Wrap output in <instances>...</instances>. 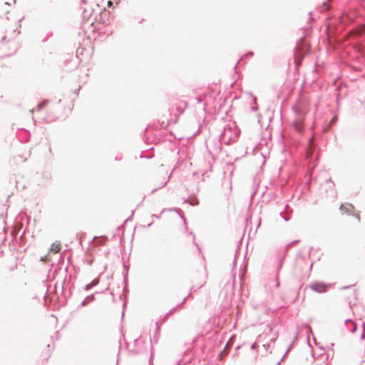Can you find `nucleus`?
Here are the masks:
<instances>
[{
  "mask_svg": "<svg viewBox=\"0 0 365 365\" xmlns=\"http://www.w3.org/2000/svg\"><path fill=\"white\" fill-rule=\"evenodd\" d=\"M306 160L309 170H313L319 160V154L317 151V146L311 140L309 141L306 151Z\"/></svg>",
  "mask_w": 365,
  "mask_h": 365,
  "instance_id": "f257e3e1",
  "label": "nucleus"
},
{
  "mask_svg": "<svg viewBox=\"0 0 365 365\" xmlns=\"http://www.w3.org/2000/svg\"><path fill=\"white\" fill-rule=\"evenodd\" d=\"M227 346V344L226 345ZM227 346L224 348V349L219 354V358L222 359L227 354V352L226 351L225 349Z\"/></svg>",
  "mask_w": 365,
  "mask_h": 365,
  "instance_id": "412c9836",
  "label": "nucleus"
},
{
  "mask_svg": "<svg viewBox=\"0 0 365 365\" xmlns=\"http://www.w3.org/2000/svg\"><path fill=\"white\" fill-rule=\"evenodd\" d=\"M61 247L59 245H56L55 243H53L51 245V250L53 251L54 253H58L60 252Z\"/></svg>",
  "mask_w": 365,
  "mask_h": 365,
  "instance_id": "aec40b11",
  "label": "nucleus"
},
{
  "mask_svg": "<svg viewBox=\"0 0 365 365\" xmlns=\"http://www.w3.org/2000/svg\"><path fill=\"white\" fill-rule=\"evenodd\" d=\"M153 222L149 223L148 225L144 226V227L148 228L152 225Z\"/></svg>",
  "mask_w": 365,
  "mask_h": 365,
  "instance_id": "72a5a7b5",
  "label": "nucleus"
},
{
  "mask_svg": "<svg viewBox=\"0 0 365 365\" xmlns=\"http://www.w3.org/2000/svg\"><path fill=\"white\" fill-rule=\"evenodd\" d=\"M257 346V345L255 343H254V344H252L251 349H255Z\"/></svg>",
  "mask_w": 365,
  "mask_h": 365,
  "instance_id": "c756f323",
  "label": "nucleus"
},
{
  "mask_svg": "<svg viewBox=\"0 0 365 365\" xmlns=\"http://www.w3.org/2000/svg\"><path fill=\"white\" fill-rule=\"evenodd\" d=\"M193 243L195 246L198 247L197 244H196L195 242Z\"/></svg>",
  "mask_w": 365,
  "mask_h": 365,
  "instance_id": "c03bdc74",
  "label": "nucleus"
},
{
  "mask_svg": "<svg viewBox=\"0 0 365 365\" xmlns=\"http://www.w3.org/2000/svg\"><path fill=\"white\" fill-rule=\"evenodd\" d=\"M123 292H128L127 289H126V287L125 286L124 288H123Z\"/></svg>",
  "mask_w": 365,
  "mask_h": 365,
  "instance_id": "e433bc0d",
  "label": "nucleus"
},
{
  "mask_svg": "<svg viewBox=\"0 0 365 365\" xmlns=\"http://www.w3.org/2000/svg\"><path fill=\"white\" fill-rule=\"evenodd\" d=\"M321 189L326 192L327 197L334 199L336 197V191L334 188V183L331 179L327 180L322 185Z\"/></svg>",
  "mask_w": 365,
  "mask_h": 365,
  "instance_id": "7ed1b4c3",
  "label": "nucleus"
},
{
  "mask_svg": "<svg viewBox=\"0 0 365 365\" xmlns=\"http://www.w3.org/2000/svg\"><path fill=\"white\" fill-rule=\"evenodd\" d=\"M354 208V207L351 204H347L346 205H341L340 206V210L346 213H349Z\"/></svg>",
  "mask_w": 365,
  "mask_h": 365,
  "instance_id": "4468645a",
  "label": "nucleus"
},
{
  "mask_svg": "<svg viewBox=\"0 0 365 365\" xmlns=\"http://www.w3.org/2000/svg\"><path fill=\"white\" fill-rule=\"evenodd\" d=\"M108 6L109 7L112 6H113V2H112L111 1H108Z\"/></svg>",
  "mask_w": 365,
  "mask_h": 365,
  "instance_id": "7c9ffc66",
  "label": "nucleus"
},
{
  "mask_svg": "<svg viewBox=\"0 0 365 365\" xmlns=\"http://www.w3.org/2000/svg\"><path fill=\"white\" fill-rule=\"evenodd\" d=\"M283 259H280L278 262V264H277V274H276V287H279V271L280 269L282 268V266H283Z\"/></svg>",
  "mask_w": 365,
  "mask_h": 365,
  "instance_id": "1a4fd4ad",
  "label": "nucleus"
},
{
  "mask_svg": "<svg viewBox=\"0 0 365 365\" xmlns=\"http://www.w3.org/2000/svg\"><path fill=\"white\" fill-rule=\"evenodd\" d=\"M131 217H132V215H131L130 217H128L127 220H130V219H131Z\"/></svg>",
  "mask_w": 365,
  "mask_h": 365,
  "instance_id": "79ce46f5",
  "label": "nucleus"
},
{
  "mask_svg": "<svg viewBox=\"0 0 365 365\" xmlns=\"http://www.w3.org/2000/svg\"><path fill=\"white\" fill-rule=\"evenodd\" d=\"M345 324H351V327H349V329L351 333H354L356 331V329H357L356 324H355V322L353 320L346 319Z\"/></svg>",
  "mask_w": 365,
  "mask_h": 365,
  "instance_id": "ddd939ff",
  "label": "nucleus"
},
{
  "mask_svg": "<svg viewBox=\"0 0 365 365\" xmlns=\"http://www.w3.org/2000/svg\"><path fill=\"white\" fill-rule=\"evenodd\" d=\"M289 205H285V210H284V212H280V216L282 217V218L286 221V222H288L289 220H290V217H289V215H287V213H284L285 212L287 211V208H288Z\"/></svg>",
  "mask_w": 365,
  "mask_h": 365,
  "instance_id": "a211bd4d",
  "label": "nucleus"
},
{
  "mask_svg": "<svg viewBox=\"0 0 365 365\" xmlns=\"http://www.w3.org/2000/svg\"><path fill=\"white\" fill-rule=\"evenodd\" d=\"M254 55V53L252 51H249L246 53V56H252Z\"/></svg>",
  "mask_w": 365,
  "mask_h": 365,
  "instance_id": "c85d7f7f",
  "label": "nucleus"
},
{
  "mask_svg": "<svg viewBox=\"0 0 365 365\" xmlns=\"http://www.w3.org/2000/svg\"><path fill=\"white\" fill-rule=\"evenodd\" d=\"M237 135L230 125L225 126L222 132L219 135V140L221 144L229 145L235 141Z\"/></svg>",
  "mask_w": 365,
  "mask_h": 365,
  "instance_id": "f03ea898",
  "label": "nucleus"
},
{
  "mask_svg": "<svg viewBox=\"0 0 365 365\" xmlns=\"http://www.w3.org/2000/svg\"><path fill=\"white\" fill-rule=\"evenodd\" d=\"M123 282H124L125 284H126V278H125V276H124Z\"/></svg>",
  "mask_w": 365,
  "mask_h": 365,
  "instance_id": "ea45409f",
  "label": "nucleus"
},
{
  "mask_svg": "<svg viewBox=\"0 0 365 365\" xmlns=\"http://www.w3.org/2000/svg\"><path fill=\"white\" fill-rule=\"evenodd\" d=\"M81 9L83 17L84 19L88 18L92 14V11H93L91 7H81Z\"/></svg>",
  "mask_w": 365,
  "mask_h": 365,
  "instance_id": "9b49d317",
  "label": "nucleus"
},
{
  "mask_svg": "<svg viewBox=\"0 0 365 365\" xmlns=\"http://www.w3.org/2000/svg\"><path fill=\"white\" fill-rule=\"evenodd\" d=\"M95 297L94 294H91L89 296H87L82 302H81V307H85L88 305L91 302L94 301Z\"/></svg>",
  "mask_w": 365,
  "mask_h": 365,
  "instance_id": "f8f14e48",
  "label": "nucleus"
},
{
  "mask_svg": "<svg viewBox=\"0 0 365 365\" xmlns=\"http://www.w3.org/2000/svg\"><path fill=\"white\" fill-rule=\"evenodd\" d=\"M356 218L359 221H360V217L359 215H356Z\"/></svg>",
  "mask_w": 365,
  "mask_h": 365,
  "instance_id": "a19ab883",
  "label": "nucleus"
},
{
  "mask_svg": "<svg viewBox=\"0 0 365 365\" xmlns=\"http://www.w3.org/2000/svg\"><path fill=\"white\" fill-rule=\"evenodd\" d=\"M202 287V285H200V286H198V287H197V286H195V285L192 286V287H190V294H189L187 297H185L183 299L182 302L181 303H180L179 304H178V305L176 306V307H175V308L172 309H171L168 313H167V314H166V315L165 316V318H164V321L165 320L166 317H168V315H169V314H170L173 310H175V309H177V308H178V307H180L182 305V304L185 302V300L188 298V297L190 295V294H191L192 292H196L198 289H200V287Z\"/></svg>",
  "mask_w": 365,
  "mask_h": 365,
  "instance_id": "423d86ee",
  "label": "nucleus"
},
{
  "mask_svg": "<svg viewBox=\"0 0 365 365\" xmlns=\"http://www.w3.org/2000/svg\"><path fill=\"white\" fill-rule=\"evenodd\" d=\"M99 282V280L97 279H93L91 283H88L87 284L85 287H84V289L86 291H88L90 290L91 288H93V287L96 286Z\"/></svg>",
  "mask_w": 365,
  "mask_h": 365,
  "instance_id": "2eb2a0df",
  "label": "nucleus"
},
{
  "mask_svg": "<svg viewBox=\"0 0 365 365\" xmlns=\"http://www.w3.org/2000/svg\"><path fill=\"white\" fill-rule=\"evenodd\" d=\"M82 4H87V0H81Z\"/></svg>",
  "mask_w": 365,
  "mask_h": 365,
  "instance_id": "2f4dec72",
  "label": "nucleus"
},
{
  "mask_svg": "<svg viewBox=\"0 0 365 365\" xmlns=\"http://www.w3.org/2000/svg\"><path fill=\"white\" fill-rule=\"evenodd\" d=\"M309 287L315 292L324 293L327 292L328 285L322 282H316L309 284Z\"/></svg>",
  "mask_w": 365,
  "mask_h": 365,
  "instance_id": "20e7f679",
  "label": "nucleus"
},
{
  "mask_svg": "<svg viewBox=\"0 0 365 365\" xmlns=\"http://www.w3.org/2000/svg\"><path fill=\"white\" fill-rule=\"evenodd\" d=\"M66 282V278L63 280L62 282V284H61V291L64 294V297L65 298H68L71 295V288L73 287V285H71L69 288V290H68V296L66 295V293L64 292V284Z\"/></svg>",
  "mask_w": 365,
  "mask_h": 365,
  "instance_id": "f3484780",
  "label": "nucleus"
},
{
  "mask_svg": "<svg viewBox=\"0 0 365 365\" xmlns=\"http://www.w3.org/2000/svg\"><path fill=\"white\" fill-rule=\"evenodd\" d=\"M299 242V240H294V241L291 242L290 243H289V244L287 245V249L288 247H289L291 245H292L293 244H294V243H296V242Z\"/></svg>",
  "mask_w": 365,
  "mask_h": 365,
  "instance_id": "a878e982",
  "label": "nucleus"
},
{
  "mask_svg": "<svg viewBox=\"0 0 365 365\" xmlns=\"http://www.w3.org/2000/svg\"><path fill=\"white\" fill-rule=\"evenodd\" d=\"M337 21L339 24H349L353 22L354 17L351 14H344L339 16Z\"/></svg>",
  "mask_w": 365,
  "mask_h": 365,
  "instance_id": "0eeeda50",
  "label": "nucleus"
},
{
  "mask_svg": "<svg viewBox=\"0 0 365 365\" xmlns=\"http://www.w3.org/2000/svg\"><path fill=\"white\" fill-rule=\"evenodd\" d=\"M34 109L31 110V113H34Z\"/></svg>",
  "mask_w": 365,
  "mask_h": 365,
  "instance_id": "a18cd8bd",
  "label": "nucleus"
},
{
  "mask_svg": "<svg viewBox=\"0 0 365 365\" xmlns=\"http://www.w3.org/2000/svg\"><path fill=\"white\" fill-rule=\"evenodd\" d=\"M170 178V174L169 175H168L167 177H164L163 180L160 182V183L158 185V187L151 190V193H154L158 189H160V188L165 187L167 185V183L168 182Z\"/></svg>",
  "mask_w": 365,
  "mask_h": 365,
  "instance_id": "6e6552de",
  "label": "nucleus"
},
{
  "mask_svg": "<svg viewBox=\"0 0 365 365\" xmlns=\"http://www.w3.org/2000/svg\"><path fill=\"white\" fill-rule=\"evenodd\" d=\"M257 109H258V107H257V106H255V107H252V111H255V110H257Z\"/></svg>",
  "mask_w": 365,
  "mask_h": 365,
  "instance_id": "473e14b6",
  "label": "nucleus"
},
{
  "mask_svg": "<svg viewBox=\"0 0 365 365\" xmlns=\"http://www.w3.org/2000/svg\"><path fill=\"white\" fill-rule=\"evenodd\" d=\"M335 16L334 14H330L328 16H327V19H331L334 16Z\"/></svg>",
  "mask_w": 365,
  "mask_h": 365,
  "instance_id": "cd10ccee",
  "label": "nucleus"
},
{
  "mask_svg": "<svg viewBox=\"0 0 365 365\" xmlns=\"http://www.w3.org/2000/svg\"><path fill=\"white\" fill-rule=\"evenodd\" d=\"M312 264H310L309 269H312Z\"/></svg>",
  "mask_w": 365,
  "mask_h": 365,
  "instance_id": "37998d69",
  "label": "nucleus"
},
{
  "mask_svg": "<svg viewBox=\"0 0 365 365\" xmlns=\"http://www.w3.org/2000/svg\"><path fill=\"white\" fill-rule=\"evenodd\" d=\"M155 326H156V331H155V334H157V333H158V332H159V331H160V327H159V325H158V322H156V323H155Z\"/></svg>",
  "mask_w": 365,
  "mask_h": 365,
  "instance_id": "bb28decb",
  "label": "nucleus"
},
{
  "mask_svg": "<svg viewBox=\"0 0 365 365\" xmlns=\"http://www.w3.org/2000/svg\"><path fill=\"white\" fill-rule=\"evenodd\" d=\"M185 202H187L189 205H190L192 206H195L199 204V200L196 197H192L190 198V200H185Z\"/></svg>",
  "mask_w": 365,
  "mask_h": 365,
  "instance_id": "dca6fc26",
  "label": "nucleus"
},
{
  "mask_svg": "<svg viewBox=\"0 0 365 365\" xmlns=\"http://www.w3.org/2000/svg\"><path fill=\"white\" fill-rule=\"evenodd\" d=\"M206 106H207V103H204V105H203V109L204 110L205 109Z\"/></svg>",
  "mask_w": 365,
  "mask_h": 365,
  "instance_id": "58836bf2",
  "label": "nucleus"
},
{
  "mask_svg": "<svg viewBox=\"0 0 365 365\" xmlns=\"http://www.w3.org/2000/svg\"><path fill=\"white\" fill-rule=\"evenodd\" d=\"M253 100H254L255 103H256V102H257V98H256V97H254V98H253Z\"/></svg>",
  "mask_w": 365,
  "mask_h": 365,
  "instance_id": "4c0bfd02",
  "label": "nucleus"
},
{
  "mask_svg": "<svg viewBox=\"0 0 365 365\" xmlns=\"http://www.w3.org/2000/svg\"><path fill=\"white\" fill-rule=\"evenodd\" d=\"M334 343H331V344H330V349H331V350H333V347H334Z\"/></svg>",
  "mask_w": 365,
  "mask_h": 365,
  "instance_id": "f704fd0d",
  "label": "nucleus"
},
{
  "mask_svg": "<svg viewBox=\"0 0 365 365\" xmlns=\"http://www.w3.org/2000/svg\"><path fill=\"white\" fill-rule=\"evenodd\" d=\"M365 339V323L363 322V332L361 335V339Z\"/></svg>",
  "mask_w": 365,
  "mask_h": 365,
  "instance_id": "b1692460",
  "label": "nucleus"
},
{
  "mask_svg": "<svg viewBox=\"0 0 365 365\" xmlns=\"http://www.w3.org/2000/svg\"><path fill=\"white\" fill-rule=\"evenodd\" d=\"M173 210H175V211H176V212H178L179 213V215H180L181 218L183 220L184 223L186 225L185 218L180 214L182 212V211L180 210H178L176 208L173 209Z\"/></svg>",
  "mask_w": 365,
  "mask_h": 365,
  "instance_id": "5701e85b",
  "label": "nucleus"
},
{
  "mask_svg": "<svg viewBox=\"0 0 365 365\" xmlns=\"http://www.w3.org/2000/svg\"><path fill=\"white\" fill-rule=\"evenodd\" d=\"M165 211V210L163 209L160 215L153 214L151 215V217L156 218V219H160L161 217L162 213H163Z\"/></svg>",
  "mask_w": 365,
  "mask_h": 365,
  "instance_id": "4be33fe9",
  "label": "nucleus"
},
{
  "mask_svg": "<svg viewBox=\"0 0 365 365\" xmlns=\"http://www.w3.org/2000/svg\"><path fill=\"white\" fill-rule=\"evenodd\" d=\"M47 103H48L47 100L43 101L42 102L39 103L37 105L36 108L35 110L38 112L40 111Z\"/></svg>",
  "mask_w": 365,
  "mask_h": 365,
  "instance_id": "6ab92c4d",
  "label": "nucleus"
},
{
  "mask_svg": "<svg viewBox=\"0 0 365 365\" xmlns=\"http://www.w3.org/2000/svg\"><path fill=\"white\" fill-rule=\"evenodd\" d=\"M109 15H110V12L109 11H107L106 9H103V11L101 12L100 14V18H101V20L102 21V22L103 24H108V21H109Z\"/></svg>",
  "mask_w": 365,
  "mask_h": 365,
  "instance_id": "9d476101",
  "label": "nucleus"
},
{
  "mask_svg": "<svg viewBox=\"0 0 365 365\" xmlns=\"http://www.w3.org/2000/svg\"><path fill=\"white\" fill-rule=\"evenodd\" d=\"M195 99L197 103H200L202 101V99L200 96H197Z\"/></svg>",
  "mask_w": 365,
  "mask_h": 365,
  "instance_id": "393cba45",
  "label": "nucleus"
},
{
  "mask_svg": "<svg viewBox=\"0 0 365 365\" xmlns=\"http://www.w3.org/2000/svg\"><path fill=\"white\" fill-rule=\"evenodd\" d=\"M332 0H327L324 1L320 6H318L317 10L319 13L329 12L332 11L333 5Z\"/></svg>",
  "mask_w": 365,
  "mask_h": 365,
  "instance_id": "39448f33",
  "label": "nucleus"
},
{
  "mask_svg": "<svg viewBox=\"0 0 365 365\" xmlns=\"http://www.w3.org/2000/svg\"><path fill=\"white\" fill-rule=\"evenodd\" d=\"M351 287V285H350V286H345V287H343L342 289H348V288H349Z\"/></svg>",
  "mask_w": 365,
  "mask_h": 365,
  "instance_id": "c9c22d12",
  "label": "nucleus"
}]
</instances>
